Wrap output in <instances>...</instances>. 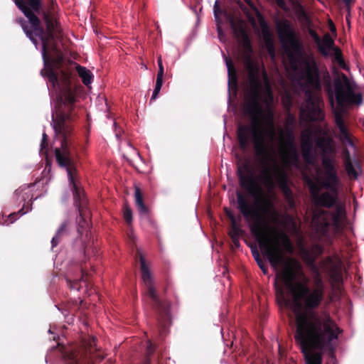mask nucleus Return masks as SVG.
<instances>
[{"mask_svg": "<svg viewBox=\"0 0 364 364\" xmlns=\"http://www.w3.org/2000/svg\"><path fill=\"white\" fill-rule=\"evenodd\" d=\"M231 240H232V242L233 245H234L236 248L240 247V237H232V238H231Z\"/></svg>", "mask_w": 364, "mask_h": 364, "instance_id": "nucleus-46", "label": "nucleus"}, {"mask_svg": "<svg viewBox=\"0 0 364 364\" xmlns=\"http://www.w3.org/2000/svg\"><path fill=\"white\" fill-rule=\"evenodd\" d=\"M48 136H47V134L46 133H43V137H42V141H41V151L42 152H44L45 154L47 153V149H48Z\"/></svg>", "mask_w": 364, "mask_h": 364, "instance_id": "nucleus-38", "label": "nucleus"}, {"mask_svg": "<svg viewBox=\"0 0 364 364\" xmlns=\"http://www.w3.org/2000/svg\"><path fill=\"white\" fill-rule=\"evenodd\" d=\"M334 46V41L331 38V37L329 36V34L324 35L323 38L322 42L321 41L320 43L318 46V50L320 53L323 56H328V50L333 49L335 48Z\"/></svg>", "mask_w": 364, "mask_h": 364, "instance_id": "nucleus-24", "label": "nucleus"}, {"mask_svg": "<svg viewBox=\"0 0 364 364\" xmlns=\"http://www.w3.org/2000/svg\"><path fill=\"white\" fill-rule=\"evenodd\" d=\"M333 364H336V361H335Z\"/></svg>", "mask_w": 364, "mask_h": 364, "instance_id": "nucleus-56", "label": "nucleus"}, {"mask_svg": "<svg viewBox=\"0 0 364 364\" xmlns=\"http://www.w3.org/2000/svg\"><path fill=\"white\" fill-rule=\"evenodd\" d=\"M340 132V139L343 144H348L349 146H353L354 145L353 139L347 128L341 129Z\"/></svg>", "mask_w": 364, "mask_h": 364, "instance_id": "nucleus-32", "label": "nucleus"}, {"mask_svg": "<svg viewBox=\"0 0 364 364\" xmlns=\"http://www.w3.org/2000/svg\"><path fill=\"white\" fill-rule=\"evenodd\" d=\"M277 31L290 62L296 63L297 58L303 53V46L293 26L288 20H280L277 22Z\"/></svg>", "mask_w": 364, "mask_h": 364, "instance_id": "nucleus-10", "label": "nucleus"}, {"mask_svg": "<svg viewBox=\"0 0 364 364\" xmlns=\"http://www.w3.org/2000/svg\"><path fill=\"white\" fill-rule=\"evenodd\" d=\"M226 65L228 68V84L229 85H233L236 86L237 83V72L231 59L226 58Z\"/></svg>", "mask_w": 364, "mask_h": 364, "instance_id": "nucleus-27", "label": "nucleus"}, {"mask_svg": "<svg viewBox=\"0 0 364 364\" xmlns=\"http://www.w3.org/2000/svg\"><path fill=\"white\" fill-rule=\"evenodd\" d=\"M244 1L254 11H257V8L252 0H244Z\"/></svg>", "mask_w": 364, "mask_h": 364, "instance_id": "nucleus-47", "label": "nucleus"}, {"mask_svg": "<svg viewBox=\"0 0 364 364\" xmlns=\"http://www.w3.org/2000/svg\"><path fill=\"white\" fill-rule=\"evenodd\" d=\"M305 104L301 109V114L310 122L321 121L323 119V114L311 90L305 91Z\"/></svg>", "mask_w": 364, "mask_h": 364, "instance_id": "nucleus-14", "label": "nucleus"}, {"mask_svg": "<svg viewBox=\"0 0 364 364\" xmlns=\"http://www.w3.org/2000/svg\"><path fill=\"white\" fill-rule=\"evenodd\" d=\"M157 63H158V66H159V70L157 73L156 81L163 82V77H164V65L162 63V60H161V56H159L158 58Z\"/></svg>", "mask_w": 364, "mask_h": 364, "instance_id": "nucleus-35", "label": "nucleus"}, {"mask_svg": "<svg viewBox=\"0 0 364 364\" xmlns=\"http://www.w3.org/2000/svg\"><path fill=\"white\" fill-rule=\"evenodd\" d=\"M303 67L301 69V78L311 87L320 89L321 80L318 66L315 60L307 58L302 61Z\"/></svg>", "mask_w": 364, "mask_h": 364, "instance_id": "nucleus-15", "label": "nucleus"}, {"mask_svg": "<svg viewBox=\"0 0 364 364\" xmlns=\"http://www.w3.org/2000/svg\"><path fill=\"white\" fill-rule=\"evenodd\" d=\"M249 82L242 104L243 114L251 120L250 125L241 124L237 127V137L239 147L246 151L252 140L267 137L273 141L276 136L274 113L272 109L274 95L268 82L263 88L260 77Z\"/></svg>", "mask_w": 364, "mask_h": 364, "instance_id": "nucleus-7", "label": "nucleus"}, {"mask_svg": "<svg viewBox=\"0 0 364 364\" xmlns=\"http://www.w3.org/2000/svg\"><path fill=\"white\" fill-rule=\"evenodd\" d=\"M342 1L345 4L346 7L347 8V9L349 11L352 4L353 3V0H342Z\"/></svg>", "mask_w": 364, "mask_h": 364, "instance_id": "nucleus-48", "label": "nucleus"}, {"mask_svg": "<svg viewBox=\"0 0 364 364\" xmlns=\"http://www.w3.org/2000/svg\"><path fill=\"white\" fill-rule=\"evenodd\" d=\"M70 222L68 220H64L56 231L55 236L52 238V247H56L61 239L68 234V226Z\"/></svg>", "mask_w": 364, "mask_h": 364, "instance_id": "nucleus-23", "label": "nucleus"}, {"mask_svg": "<svg viewBox=\"0 0 364 364\" xmlns=\"http://www.w3.org/2000/svg\"><path fill=\"white\" fill-rule=\"evenodd\" d=\"M213 13L215 21V24L217 27V31L218 36H220L223 31L222 29V23L223 21L221 19V16H224L226 19L228 21L230 26H231V22L233 21L235 24L238 23L240 18H235L234 16L230 13H228L226 10L223 9L218 1H216L213 7Z\"/></svg>", "mask_w": 364, "mask_h": 364, "instance_id": "nucleus-20", "label": "nucleus"}, {"mask_svg": "<svg viewBox=\"0 0 364 364\" xmlns=\"http://www.w3.org/2000/svg\"><path fill=\"white\" fill-rule=\"evenodd\" d=\"M310 34L315 41V42L318 45L321 42V38L314 31H311Z\"/></svg>", "mask_w": 364, "mask_h": 364, "instance_id": "nucleus-45", "label": "nucleus"}, {"mask_svg": "<svg viewBox=\"0 0 364 364\" xmlns=\"http://www.w3.org/2000/svg\"><path fill=\"white\" fill-rule=\"evenodd\" d=\"M331 102H333V97H331Z\"/></svg>", "mask_w": 364, "mask_h": 364, "instance_id": "nucleus-55", "label": "nucleus"}, {"mask_svg": "<svg viewBox=\"0 0 364 364\" xmlns=\"http://www.w3.org/2000/svg\"><path fill=\"white\" fill-rule=\"evenodd\" d=\"M343 81L339 78L334 80L335 97L338 106L344 108L362 104V95L355 93L353 87L346 75H343Z\"/></svg>", "mask_w": 364, "mask_h": 364, "instance_id": "nucleus-12", "label": "nucleus"}, {"mask_svg": "<svg viewBox=\"0 0 364 364\" xmlns=\"http://www.w3.org/2000/svg\"><path fill=\"white\" fill-rule=\"evenodd\" d=\"M237 176L240 187L255 199L252 205L242 193L237 191V208L245 220L252 222L250 230L262 254L274 264L282 257L281 240L287 250L292 251L290 237L284 230L269 224V221L273 224L278 223L279 213L273 200L264 193L248 164L238 166Z\"/></svg>", "mask_w": 364, "mask_h": 364, "instance_id": "nucleus-4", "label": "nucleus"}, {"mask_svg": "<svg viewBox=\"0 0 364 364\" xmlns=\"http://www.w3.org/2000/svg\"><path fill=\"white\" fill-rule=\"evenodd\" d=\"M85 272L83 269H81V278L80 279H72L69 277H65V282L68 285V287L72 290V289H77L79 290L82 287V282L85 284V285H87V282L85 280Z\"/></svg>", "mask_w": 364, "mask_h": 364, "instance_id": "nucleus-28", "label": "nucleus"}, {"mask_svg": "<svg viewBox=\"0 0 364 364\" xmlns=\"http://www.w3.org/2000/svg\"><path fill=\"white\" fill-rule=\"evenodd\" d=\"M252 53H242L244 65L254 62L252 58Z\"/></svg>", "mask_w": 364, "mask_h": 364, "instance_id": "nucleus-42", "label": "nucleus"}, {"mask_svg": "<svg viewBox=\"0 0 364 364\" xmlns=\"http://www.w3.org/2000/svg\"><path fill=\"white\" fill-rule=\"evenodd\" d=\"M231 28L236 38L240 40L243 51L242 53H253V48L250 38L245 28V23L242 20H239L236 24L232 21Z\"/></svg>", "mask_w": 364, "mask_h": 364, "instance_id": "nucleus-18", "label": "nucleus"}, {"mask_svg": "<svg viewBox=\"0 0 364 364\" xmlns=\"http://www.w3.org/2000/svg\"><path fill=\"white\" fill-rule=\"evenodd\" d=\"M245 65V68H246V70H247V72H253V71H255V70H259V66L257 63H255V62H252V63H247V64H245L244 65Z\"/></svg>", "mask_w": 364, "mask_h": 364, "instance_id": "nucleus-41", "label": "nucleus"}, {"mask_svg": "<svg viewBox=\"0 0 364 364\" xmlns=\"http://www.w3.org/2000/svg\"><path fill=\"white\" fill-rule=\"evenodd\" d=\"M76 70L85 85H88L92 82L93 75L90 70L87 69L85 67L77 65Z\"/></svg>", "mask_w": 364, "mask_h": 364, "instance_id": "nucleus-25", "label": "nucleus"}, {"mask_svg": "<svg viewBox=\"0 0 364 364\" xmlns=\"http://www.w3.org/2000/svg\"><path fill=\"white\" fill-rule=\"evenodd\" d=\"M50 3L53 4L55 0H49Z\"/></svg>", "mask_w": 364, "mask_h": 364, "instance_id": "nucleus-54", "label": "nucleus"}, {"mask_svg": "<svg viewBox=\"0 0 364 364\" xmlns=\"http://www.w3.org/2000/svg\"><path fill=\"white\" fill-rule=\"evenodd\" d=\"M78 146L79 141L77 140L60 142V146L55 149V157L58 165L66 170L75 203L79 211L78 225L80 228H85L88 226L87 218L90 211L87 208V201L84 191L76 181L77 162L79 158Z\"/></svg>", "mask_w": 364, "mask_h": 364, "instance_id": "nucleus-9", "label": "nucleus"}, {"mask_svg": "<svg viewBox=\"0 0 364 364\" xmlns=\"http://www.w3.org/2000/svg\"><path fill=\"white\" fill-rule=\"evenodd\" d=\"M314 141L321 156L325 178L321 185L311 178L306 183L314 205L320 208L314 218L316 231L321 237L331 240L343 231V221L346 217L345 205L338 200L340 178L337 171L336 145L333 137L321 127L315 130Z\"/></svg>", "mask_w": 364, "mask_h": 364, "instance_id": "nucleus-5", "label": "nucleus"}, {"mask_svg": "<svg viewBox=\"0 0 364 364\" xmlns=\"http://www.w3.org/2000/svg\"><path fill=\"white\" fill-rule=\"evenodd\" d=\"M255 157L262 168L260 181L268 193L272 192L276 186L282 191L285 198L289 203H294L291 189L288 185V178L284 170L280 167L274 156L271 142L263 137L252 140Z\"/></svg>", "mask_w": 364, "mask_h": 364, "instance_id": "nucleus-8", "label": "nucleus"}, {"mask_svg": "<svg viewBox=\"0 0 364 364\" xmlns=\"http://www.w3.org/2000/svg\"><path fill=\"white\" fill-rule=\"evenodd\" d=\"M335 123L339 131L347 128L344 122L343 116L339 111L335 112Z\"/></svg>", "mask_w": 364, "mask_h": 364, "instance_id": "nucleus-33", "label": "nucleus"}, {"mask_svg": "<svg viewBox=\"0 0 364 364\" xmlns=\"http://www.w3.org/2000/svg\"><path fill=\"white\" fill-rule=\"evenodd\" d=\"M152 353H153L152 344L151 343H149V345L147 348L146 358V360H145L144 364H151V360L149 358V356Z\"/></svg>", "mask_w": 364, "mask_h": 364, "instance_id": "nucleus-43", "label": "nucleus"}, {"mask_svg": "<svg viewBox=\"0 0 364 364\" xmlns=\"http://www.w3.org/2000/svg\"><path fill=\"white\" fill-rule=\"evenodd\" d=\"M259 77H260L259 75V70H255L253 72L251 71V72L248 73V81H250L252 80H255V79H257Z\"/></svg>", "mask_w": 364, "mask_h": 364, "instance_id": "nucleus-44", "label": "nucleus"}, {"mask_svg": "<svg viewBox=\"0 0 364 364\" xmlns=\"http://www.w3.org/2000/svg\"><path fill=\"white\" fill-rule=\"evenodd\" d=\"M231 214H233L230 210H226V215L229 218L230 216H231Z\"/></svg>", "mask_w": 364, "mask_h": 364, "instance_id": "nucleus-53", "label": "nucleus"}, {"mask_svg": "<svg viewBox=\"0 0 364 364\" xmlns=\"http://www.w3.org/2000/svg\"><path fill=\"white\" fill-rule=\"evenodd\" d=\"M136 259L140 262L141 279L147 291V296H156V288L151 273L146 263V260L139 250H136Z\"/></svg>", "mask_w": 364, "mask_h": 364, "instance_id": "nucleus-17", "label": "nucleus"}, {"mask_svg": "<svg viewBox=\"0 0 364 364\" xmlns=\"http://www.w3.org/2000/svg\"><path fill=\"white\" fill-rule=\"evenodd\" d=\"M17 8L28 18H21L18 23L31 42L37 46L38 37L42 42V57L46 68L41 70L53 88H56L57 101L52 114L55 133L60 142L77 140L71 125L76 117V89L72 85L71 72L61 69L64 56L54 41L62 37L59 22L48 12L42 11L46 29L36 13L40 14L42 0H13Z\"/></svg>", "mask_w": 364, "mask_h": 364, "instance_id": "nucleus-1", "label": "nucleus"}, {"mask_svg": "<svg viewBox=\"0 0 364 364\" xmlns=\"http://www.w3.org/2000/svg\"><path fill=\"white\" fill-rule=\"evenodd\" d=\"M124 218L128 224H131V223L132 221V211L128 205H126L124 207Z\"/></svg>", "mask_w": 364, "mask_h": 364, "instance_id": "nucleus-37", "label": "nucleus"}, {"mask_svg": "<svg viewBox=\"0 0 364 364\" xmlns=\"http://www.w3.org/2000/svg\"><path fill=\"white\" fill-rule=\"evenodd\" d=\"M343 162L345 170L349 176L352 179H357L359 176L358 169L360 168L358 162L353 159L349 151L346 149L343 152Z\"/></svg>", "mask_w": 364, "mask_h": 364, "instance_id": "nucleus-21", "label": "nucleus"}, {"mask_svg": "<svg viewBox=\"0 0 364 364\" xmlns=\"http://www.w3.org/2000/svg\"><path fill=\"white\" fill-rule=\"evenodd\" d=\"M280 134L281 135L284 134L282 129H280ZM294 139L293 132L289 129L285 132V140H282V156L284 162L287 164H294L299 162V156Z\"/></svg>", "mask_w": 364, "mask_h": 364, "instance_id": "nucleus-16", "label": "nucleus"}, {"mask_svg": "<svg viewBox=\"0 0 364 364\" xmlns=\"http://www.w3.org/2000/svg\"><path fill=\"white\" fill-rule=\"evenodd\" d=\"M292 251L289 252L280 242L282 257L276 263H271L272 268L280 269L277 273L275 282L276 296H285L283 288L289 291L291 296H323V282L321 272L324 273L331 282L337 286L343 283L342 262L337 257L328 256L316 264V257L308 249L301 250V257L306 264L310 268L313 274L314 293L309 286V279L304 274L301 264L295 259L287 257L285 253L292 254L294 251V245L290 240Z\"/></svg>", "mask_w": 364, "mask_h": 364, "instance_id": "nucleus-6", "label": "nucleus"}, {"mask_svg": "<svg viewBox=\"0 0 364 364\" xmlns=\"http://www.w3.org/2000/svg\"><path fill=\"white\" fill-rule=\"evenodd\" d=\"M228 218H229V219H230V220L231 225L238 224V223H237V220H236V218H235V215H234V214H231V216H230Z\"/></svg>", "mask_w": 364, "mask_h": 364, "instance_id": "nucleus-49", "label": "nucleus"}, {"mask_svg": "<svg viewBox=\"0 0 364 364\" xmlns=\"http://www.w3.org/2000/svg\"><path fill=\"white\" fill-rule=\"evenodd\" d=\"M27 211H25L24 210V208H22L21 210H19V211L18 213H11L9 216V219H10V223H13L16 220V217L18 214H20L21 215H24Z\"/></svg>", "mask_w": 364, "mask_h": 364, "instance_id": "nucleus-40", "label": "nucleus"}, {"mask_svg": "<svg viewBox=\"0 0 364 364\" xmlns=\"http://www.w3.org/2000/svg\"><path fill=\"white\" fill-rule=\"evenodd\" d=\"M265 297H257V302L259 304H265L266 301L264 299Z\"/></svg>", "mask_w": 364, "mask_h": 364, "instance_id": "nucleus-51", "label": "nucleus"}, {"mask_svg": "<svg viewBox=\"0 0 364 364\" xmlns=\"http://www.w3.org/2000/svg\"><path fill=\"white\" fill-rule=\"evenodd\" d=\"M239 6L240 9L244 11L245 14H248L249 10L240 1L238 2Z\"/></svg>", "mask_w": 364, "mask_h": 364, "instance_id": "nucleus-50", "label": "nucleus"}, {"mask_svg": "<svg viewBox=\"0 0 364 364\" xmlns=\"http://www.w3.org/2000/svg\"><path fill=\"white\" fill-rule=\"evenodd\" d=\"M330 29L332 32L336 31V26L332 21H330Z\"/></svg>", "mask_w": 364, "mask_h": 364, "instance_id": "nucleus-52", "label": "nucleus"}, {"mask_svg": "<svg viewBox=\"0 0 364 364\" xmlns=\"http://www.w3.org/2000/svg\"><path fill=\"white\" fill-rule=\"evenodd\" d=\"M150 304L157 314L160 333H164L171 324V304L164 297H151Z\"/></svg>", "mask_w": 364, "mask_h": 364, "instance_id": "nucleus-13", "label": "nucleus"}, {"mask_svg": "<svg viewBox=\"0 0 364 364\" xmlns=\"http://www.w3.org/2000/svg\"><path fill=\"white\" fill-rule=\"evenodd\" d=\"M134 200L139 215L147 216L149 212V208L144 204L143 193L137 186H134Z\"/></svg>", "mask_w": 364, "mask_h": 364, "instance_id": "nucleus-22", "label": "nucleus"}, {"mask_svg": "<svg viewBox=\"0 0 364 364\" xmlns=\"http://www.w3.org/2000/svg\"><path fill=\"white\" fill-rule=\"evenodd\" d=\"M333 57L334 61L343 70H346L348 68L346 62L344 60L342 50L340 48L336 47L333 48Z\"/></svg>", "mask_w": 364, "mask_h": 364, "instance_id": "nucleus-30", "label": "nucleus"}, {"mask_svg": "<svg viewBox=\"0 0 364 364\" xmlns=\"http://www.w3.org/2000/svg\"><path fill=\"white\" fill-rule=\"evenodd\" d=\"M294 10L296 16L300 20H309V16L301 4L296 2L294 5Z\"/></svg>", "mask_w": 364, "mask_h": 364, "instance_id": "nucleus-31", "label": "nucleus"}, {"mask_svg": "<svg viewBox=\"0 0 364 364\" xmlns=\"http://www.w3.org/2000/svg\"><path fill=\"white\" fill-rule=\"evenodd\" d=\"M313 131L310 129L304 130L301 133V148L302 157L306 164H312L314 161L313 154Z\"/></svg>", "mask_w": 364, "mask_h": 364, "instance_id": "nucleus-19", "label": "nucleus"}, {"mask_svg": "<svg viewBox=\"0 0 364 364\" xmlns=\"http://www.w3.org/2000/svg\"><path fill=\"white\" fill-rule=\"evenodd\" d=\"M242 233V230L241 229L239 224L233 225L230 226V230L229 231V235L230 238L240 237Z\"/></svg>", "mask_w": 364, "mask_h": 364, "instance_id": "nucleus-34", "label": "nucleus"}, {"mask_svg": "<svg viewBox=\"0 0 364 364\" xmlns=\"http://www.w3.org/2000/svg\"><path fill=\"white\" fill-rule=\"evenodd\" d=\"M282 310L294 314V338L301 345L306 364H322V350L335 360L334 343L343 332L329 311L321 305L323 297H275Z\"/></svg>", "mask_w": 364, "mask_h": 364, "instance_id": "nucleus-2", "label": "nucleus"}, {"mask_svg": "<svg viewBox=\"0 0 364 364\" xmlns=\"http://www.w3.org/2000/svg\"><path fill=\"white\" fill-rule=\"evenodd\" d=\"M252 254L259 267L264 274H267L268 273V267L256 247L252 249Z\"/></svg>", "mask_w": 364, "mask_h": 364, "instance_id": "nucleus-29", "label": "nucleus"}, {"mask_svg": "<svg viewBox=\"0 0 364 364\" xmlns=\"http://www.w3.org/2000/svg\"><path fill=\"white\" fill-rule=\"evenodd\" d=\"M163 85V82L156 81L155 88L154 90L151 100H156Z\"/></svg>", "mask_w": 364, "mask_h": 364, "instance_id": "nucleus-39", "label": "nucleus"}, {"mask_svg": "<svg viewBox=\"0 0 364 364\" xmlns=\"http://www.w3.org/2000/svg\"><path fill=\"white\" fill-rule=\"evenodd\" d=\"M237 176L240 187L255 199L252 205L242 193L237 191V208L245 220L252 222L250 230L262 254L274 264L282 257L281 240L287 250L292 251L290 237L284 230L269 224V221L273 224L278 223L279 213L273 200L264 193L248 164L238 166Z\"/></svg>", "mask_w": 364, "mask_h": 364, "instance_id": "nucleus-3", "label": "nucleus"}, {"mask_svg": "<svg viewBox=\"0 0 364 364\" xmlns=\"http://www.w3.org/2000/svg\"><path fill=\"white\" fill-rule=\"evenodd\" d=\"M309 250L317 258L323 253L324 249L321 245L314 244Z\"/></svg>", "mask_w": 364, "mask_h": 364, "instance_id": "nucleus-36", "label": "nucleus"}, {"mask_svg": "<svg viewBox=\"0 0 364 364\" xmlns=\"http://www.w3.org/2000/svg\"><path fill=\"white\" fill-rule=\"evenodd\" d=\"M65 364H95L104 356L96 348V338L91 337L85 341L82 346L66 350L63 353Z\"/></svg>", "mask_w": 364, "mask_h": 364, "instance_id": "nucleus-11", "label": "nucleus"}, {"mask_svg": "<svg viewBox=\"0 0 364 364\" xmlns=\"http://www.w3.org/2000/svg\"><path fill=\"white\" fill-rule=\"evenodd\" d=\"M260 24H261V27H262V34L265 39V41L267 44V46L269 48V53L272 56H274V50L272 41L271 40V34L269 32L268 25L263 19L260 22Z\"/></svg>", "mask_w": 364, "mask_h": 364, "instance_id": "nucleus-26", "label": "nucleus"}]
</instances>
